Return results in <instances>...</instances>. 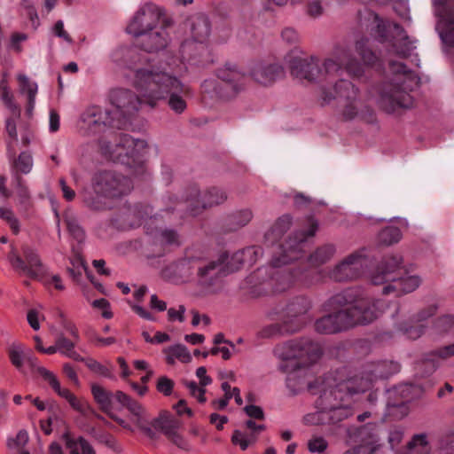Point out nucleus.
<instances>
[{
    "instance_id": "nucleus-1",
    "label": "nucleus",
    "mask_w": 454,
    "mask_h": 454,
    "mask_svg": "<svg viewBox=\"0 0 454 454\" xmlns=\"http://www.w3.org/2000/svg\"><path fill=\"white\" fill-rule=\"evenodd\" d=\"M134 86L140 97L127 90H120L115 95V121L118 128H126L130 119L143 104L154 106L155 102L169 95L168 106L176 114L186 109L182 95L190 94V89L176 77L154 67L137 69L134 76Z\"/></svg>"
},
{
    "instance_id": "nucleus-2",
    "label": "nucleus",
    "mask_w": 454,
    "mask_h": 454,
    "mask_svg": "<svg viewBox=\"0 0 454 454\" xmlns=\"http://www.w3.org/2000/svg\"><path fill=\"white\" fill-rule=\"evenodd\" d=\"M274 356L281 360L278 369L287 373V387L293 388L294 394L302 389V384L297 387L294 383L297 374L306 372L318 362L323 349L321 345L308 337L294 339L277 345L273 349Z\"/></svg>"
},
{
    "instance_id": "nucleus-3",
    "label": "nucleus",
    "mask_w": 454,
    "mask_h": 454,
    "mask_svg": "<svg viewBox=\"0 0 454 454\" xmlns=\"http://www.w3.org/2000/svg\"><path fill=\"white\" fill-rule=\"evenodd\" d=\"M381 301L361 300L348 309L324 316L315 322V330L321 334H333L356 325H366L376 319L384 309Z\"/></svg>"
},
{
    "instance_id": "nucleus-4",
    "label": "nucleus",
    "mask_w": 454,
    "mask_h": 454,
    "mask_svg": "<svg viewBox=\"0 0 454 454\" xmlns=\"http://www.w3.org/2000/svg\"><path fill=\"white\" fill-rule=\"evenodd\" d=\"M403 259L400 254H390L382 258L376 269L371 273L370 279L373 285H385L383 294L401 295L411 293L421 284L417 275L401 276Z\"/></svg>"
},
{
    "instance_id": "nucleus-5",
    "label": "nucleus",
    "mask_w": 454,
    "mask_h": 454,
    "mask_svg": "<svg viewBox=\"0 0 454 454\" xmlns=\"http://www.w3.org/2000/svg\"><path fill=\"white\" fill-rule=\"evenodd\" d=\"M147 144L145 140L135 139L128 134L115 135V166L116 171L121 174L128 171L140 174L144 171L143 153Z\"/></svg>"
},
{
    "instance_id": "nucleus-6",
    "label": "nucleus",
    "mask_w": 454,
    "mask_h": 454,
    "mask_svg": "<svg viewBox=\"0 0 454 454\" xmlns=\"http://www.w3.org/2000/svg\"><path fill=\"white\" fill-rule=\"evenodd\" d=\"M400 370V365L392 361H380L371 364L360 373L354 375L345 380L338 383L337 392H347L354 395L366 391L372 386V382L378 379H385L396 373Z\"/></svg>"
},
{
    "instance_id": "nucleus-7",
    "label": "nucleus",
    "mask_w": 454,
    "mask_h": 454,
    "mask_svg": "<svg viewBox=\"0 0 454 454\" xmlns=\"http://www.w3.org/2000/svg\"><path fill=\"white\" fill-rule=\"evenodd\" d=\"M335 98L339 100L341 107L340 114L344 120H353L358 115L363 104L359 98L358 89L349 81L338 80L334 83L333 92L322 90L321 105H327Z\"/></svg>"
},
{
    "instance_id": "nucleus-8",
    "label": "nucleus",
    "mask_w": 454,
    "mask_h": 454,
    "mask_svg": "<svg viewBox=\"0 0 454 454\" xmlns=\"http://www.w3.org/2000/svg\"><path fill=\"white\" fill-rule=\"evenodd\" d=\"M183 270H190L197 283L203 287L217 285L225 274L223 260H210L205 256H190L182 262Z\"/></svg>"
},
{
    "instance_id": "nucleus-9",
    "label": "nucleus",
    "mask_w": 454,
    "mask_h": 454,
    "mask_svg": "<svg viewBox=\"0 0 454 454\" xmlns=\"http://www.w3.org/2000/svg\"><path fill=\"white\" fill-rule=\"evenodd\" d=\"M309 229L306 231H296L279 246L278 255L274 254L270 261V266L279 269L283 265L298 260L303 256L306 239L313 237L317 229L318 223L312 217L308 219Z\"/></svg>"
},
{
    "instance_id": "nucleus-10",
    "label": "nucleus",
    "mask_w": 454,
    "mask_h": 454,
    "mask_svg": "<svg viewBox=\"0 0 454 454\" xmlns=\"http://www.w3.org/2000/svg\"><path fill=\"white\" fill-rule=\"evenodd\" d=\"M93 193L84 199L85 205L93 211H106L114 203V172L112 169L98 170L91 180Z\"/></svg>"
},
{
    "instance_id": "nucleus-11",
    "label": "nucleus",
    "mask_w": 454,
    "mask_h": 454,
    "mask_svg": "<svg viewBox=\"0 0 454 454\" xmlns=\"http://www.w3.org/2000/svg\"><path fill=\"white\" fill-rule=\"evenodd\" d=\"M219 82H205L213 86L215 93L223 99L235 98L245 86V73L236 64L227 62L216 70Z\"/></svg>"
},
{
    "instance_id": "nucleus-12",
    "label": "nucleus",
    "mask_w": 454,
    "mask_h": 454,
    "mask_svg": "<svg viewBox=\"0 0 454 454\" xmlns=\"http://www.w3.org/2000/svg\"><path fill=\"white\" fill-rule=\"evenodd\" d=\"M165 15L164 8L147 2L140 5L129 21L125 31L135 38H138L145 32L154 30Z\"/></svg>"
},
{
    "instance_id": "nucleus-13",
    "label": "nucleus",
    "mask_w": 454,
    "mask_h": 454,
    "mask_svg": "<svg viewBox=\"0 0 454 454\" xmlns=\"http://www.w3.org/2000/svg\"><path fill=\"white\" fill-rule=\"evenodd\" d=\"M403 84V81L387 82L380 88L378 104L385 112L391 114L413 106V98Z\"/></svg>"
},
{
    "instance_id": "nucleus-14",
    "label": "nucleus",
    "mask_w": 454,
    "mask_h": 454,
    "mask_svg": "<svg viewBox=\"0 0 454 454\" xmlns=\"http://www.w3.org/2000/svg\"><path fill=\"white\" fill-rule=\"evenodd\" d=\"M271 280L275 292L281 293L292 287L295 283H299L305 287L316 285L320 282L321 274L320 271L317 270H309L301 268L277 270L273 273Z\"/></svg>"
},
{
    "instance_id": "nucleus-15",
    "label": "nucleus",
    "mask_w": 454,
    "mask_h": 454,
    "mask_svg": "<svg viewBox=\"0 0 454 454\" xmlns=\"http://www.w3.org/2000/svg\"><path fill=\"white\" fill-rule=\"evenodd\" d=\"M79 124L88 135L105 133L113 128V111L98 105L89 106L82 112Z\"/></svg>"
},
{
    "instance_id": "nucleus-16",
    "label": "nucleus",
    "mask_w": 454,
    "mask_h": 454,
    "mask_svg": "<svg viewBox=\"0 0 454 454\" xmlns=\"http://www.w3.org/2000/svg\"><path fill=\"white\" fill-rule=\"evenodd\" d=\"M227 200L226 192L216 187H212L203 193L193 186L189 189L185 196L187 210L192 215H198L203 210L218 206Z\"/></svg>"
},
{
    "instance_id": "nucleus-17",
    "label": "nucleus",
    "mask_w": 454,
    "mask_h": 454,
    "mask_svg": "<svg viewBox=\"0 0 454 454\" xmlns=\"http://www.w3.org/2000/svg\"><path fill=\"white\" fill-rule=\"evenodd\" d=\"M338 384L328 390H325L317 401V405L321 406V411L309 413L304 416L303 421L307 425H320L324 423L323 416L326 411L340 410L342 406L341 402L345 397L350 395L347 392H337Z\"/></svg>"
},
{
    "instance_id": "nucleus-18",
    "label": "nucleus",
    "mask_w": 454,
    "mask_h": 454,
    "mask_svg": "<svg viewBox=\"0 0 454 454\" xmlns=\"http://www.w3.org/2000/svg\"><path fill=\"white\" fill-rule=\"evenodd\" d=\"M0 100L12 114V117L7 118L5 121L6 132L12 139L17 141L16 119L20 116V107L15 101L14 94L9 86L7 72L2 74L0 80Z\"/></svg>"
},
{
    "instance_id": "nucleus-19",
    "label": "nucleus",
    "mask_w": 454,
    "mask_h": 454,
    "mask_svg": "<svg viewBox=\"0 0 454 454\" xmlns=\"http://www.w3.org/2000/svg\"><path fill=\"white\" fill-rule=\"evenodd\" d=\"M366 262V258L362 254H352L331 270L330 278L338 282L356 279L363 273Z\"/></svg>"
},
{
    "instance_id": "nucleus-20",
    "label": "nucleus",
    "mask_w": 454,
    "mask_h": 454,
    "mask_svg": "<svg viewBox=\"0 0 454 454\" xmlns=\"http://www.w3.org/2000/svg\"><path fill=\"white\" fill-rule=\"evenodd\" d=\"M23 254L26 262L22 258L12 253L10 256V262L12 267L31 278H39L45 274L44 266L42 264L38 254L30 247H25L23 248Z\"/></svg>"
},
{
    "instance_id": "nucleus-21",
    "label": "nucleus",
    "mask_w": 454,
    "mask_h": 454,
    "mask_svg": "<svg viewBox=\"0 0 454 454\" xmlns=\"http://www.w3.org/2000/svg\"><path fill=\"white\" fill-rule=\"evenodd\" d=\"M291 74L301 82H322L321 64L316 57L294 59L290 63Z\"/></svg>"
},
{
    "instance_id": "nucleus-22",
    "label": "nucleus",
    "mask_w": 454,
    "mask_h": 454,
    "mask_svg": "<svg viewBox=\"0 0 454 454\" xmlns=\"http://www.w3.org/2000/svg\"><path fill=\"white\" fill-rule=\"evenodd\" d=\"M37 372L39 374L50 384V386L54 389V391L65 398L71 407L76 411L80 412L82 415H88L92 411V408L89 404V403L83 399H78L74 395H73L68 389L62 388L59 381L57 377L51 371L47 370L44 367L39 366L37 368Z\"/></svg>"
},
{
    "instance_id": "nucleus-23",
    "label": "nucleus",
    "mask_w": 454,
    "mask_h": 454,
    "mask_svg": "<svg viewBox=\"0 0 454 454\" xmlns=\"http://www.w3.org/2000/svg\"><path fill=\"white\" fill-rule=\"evenodd\" d=\"M446 1H434V12L439 18L436 28L443 43L454 47V10L446 4Z\"/></svg>"
},
{
    "instance_id": "nucleus-24",
    "label": "nucleus",
    "mask_w": 454,
    "mask_h": 454,
    "mask_svg": "<svg viewBox=\"0 0 454 454\" xmlns=\"http://www.w3.org/2000/svg\"><path fill=\"white\" fill-rule=\"evenodd\" d=\"M250 77L258 84L270 86L285 75L283 67L278 63L259 61L250 68Z\"/></svg>"
},
{
    "instance_id": "nucleus-25",
    "label": "nucleus",
    "mask_w": 454,
    "mask_h": 454,
    "mask_svg": "<svg viewBox=\"0 0 454 454\" xmlns=\"http://www.w3.org/2000/svg\"><path fill=\"white\" fill-rule=\"evenodd\" d=\"M348 56V49L335 47L332 54L321 63L322 82L330 83L342 72L344 61Z\"/></svg>"
},
{
    "instance_id": "nucleus-26",
    "label": "nucleus",
    "mask_w": 454,
    "mask_h": 454,
    "mask_svg": "<svg viewBox=\"0 0 454 454\" xmlns=\"http://www.w3.org/2000/svg\"><path fill=\"white\" fill-rule=\"evenodd\" d=\"M115 400L121 405V407L126 408L129 411L133 421L137 423V425L148 437L151 439H154L156 437L155 432L153 431L154 428L152 426H147L145 410L137 402L121 391L115 392Z\"/></svg>"
},
{
    "instance_id": "nucleus-27",
    "label": "nucleus",
    "mask_w": 454,
    "mask_h": 454,
    "mask_svg": "<svg viewBox=\"0 0 454 454\" xmlns=\"http://www.w3.org/2000/svg\"><path fill=\"white\" fill-rule=\"evenodd\" d=\"M137 39L138 46L147 52H157L168 47L170 35L167 26H158L154 30L145 32Z\"/></svg>"
},
{
    "instance_id": "nucleus-28",
    "label": "nucleus",
    "mask_w": 454,
    "mask_h": 454,
    "mask_svg": "<svg viewBox=\"0 0 454 454\" xmlns=\"http://www.w3.org/2000/svg\"><path fill=\"white\" fill-rule=\"evenodd\" d=\"M311 309V301L306 296H297L291 300L284 309L283 318L285 321H291L292 325L298 323L301 331L306 325L304 316Z\"/></svg>"
},
{
    "instance_id": "nucleus-29",
    "label": "nucleus",
    "mask_w": 454,
    "mask_h": 454,
    "mask_svg": "<svg viewBox=\"0 0 454 454\" xmlns=\"http://www.w3.org/2000/svg\"><path fill=\"white\" fill-rule=\"evenodd\" d=\"M429 317V314L421 312L410 319L409 322H400L396 327L400 333L411 340L419 339L427 327L425 321Z\"/></svg>"
},
{
    "instance_id": "nucleus-30",
    "label": "nucleus",
    "mask_w": 454,
    "mask_h": 454,
    "mask_svg": "<svg viewBox=\"0 0 454 454\" xmlns=\"http://www.w3.org/2000/svg\"><path fill=\"white\" fill-rule=\"evenodd\" d=\"M361 300H369L368 298L355 299L352 291L344 290L330 297L325 303V310L339 311L340 309H351L356 302Z\"/></svg>"
},
{
    "instance_id": "nucleus-31",
    "label": "nucleus",
    "mask_w": 454,
    "mask_h": 454,
    "mask_svg": "<svg viewBox=\"0 0 454 454\" xmlns=\"http://www.w3.org/2000/svg\"><path fill=\"white\" fill-rule=\"evenodd\" d=\"M291 323V321H285L282 317L281 323H273L262 327L258 335L261 338H275L299 332L300 325L298 323L292 325Z\"/></svg>"
},
{
    "instance_id": "nucleus-32",
    "label": "nucleus",
    "mask_w": 454,
    "mask_h": 454,
    "mask_svg": "<svg viewBox=\"0 0 454 454\" xmlns=\"http://www.w3.org/2000/svg\"><path fill=\"white\" fill-rule=\"evenodd\" d=\"M91 393L99 409L110 418L114 417L113 395L101 385L91 384Z\"/></svg>"
},
{
    "instance_id": "nucleus-33",
    "label": "nucleus",
    "mask_w": 454,
    "mask_h": 454,
    "mask_svg": "<svg viewBox=\"0 0 454 454\" xmlns=\"http://www.w3.org/2000/svg\"><path fill=\"white\" fill-rule=\"evenodd\" d=\"M191 31L195 41L203 43L210 35L211 25L204 14L194 15L191 20Z\"/></svg>"
},
{
    "instance_id": "nucleus-34",
    "label": "nucleus",
    "mask_w": 454,
    "mask_h": 454,
    "mask_svg": "<svg viewBox=\"0 0 454 454\" xmlns=\"http://www.w3.org/2000/svg\"><path fill=\"white\" fill-rule=\"evenodd\" d=\"M152 213V208L147 206H136L132 209H129V213L120 215V220L128 221L129 227L138 226L147 221L148 218L152 219L149 215Z\"/></svg>"
},
{
    "instance_id": "nucleus-35",
    "label": "nucleus",
    "mask_w": 454,
    "mask_h": 454,
    "mask_svg": "<svg viewBox=\"0 0 454 454\" xmlns=\"http://www.w3.org/2000/svg\"><path fill=\"white\" fill-rule=\"evenodd\" d=\"M69 454H95L91 445L82 437H73L69 433L62 436Z\"/></svg>"
},
{
    "instance_id": "nucleus-36",
    "label": "nucleus",
    "mask_w": 454,
    "mask_h": 454,
    "mask_svg": "<svg viewBox=\"0 0 454 454\" xmlns=\"http://www.w3.org/2000/svg\"><path fill=\"white\" fill-rule=\"evenodd\" d=\"M262 255V249L258 247H250L233 254L231 267L239 269L243 264H253Z\"/></svg>"
},
{
    "instance_id": "nucleus-37",
    "label": "nucleus",
    "mask_w": 454,
    "mask_h": 454,
    "mask_svg": "<svg viewBox=\"0 0 454 454\" xmlns=\"http://www.w3.org/2000/svg\"><path fill=\"white\" fill-rule=\"evenodd\" d=\"M151 425L155 430L163 433L168 439L180 427V422L177 419L167 415L153 419Z\"/></svg>"
},
{
    "instance_id": "nucleus-38",
    "label": "nucleus",
    "mask_w": 454,
    "mask_h": 454,
    "mask_svg": "<svg viewBox=\"0 0 454 454\" xmlns=\"http://www.w3.org/2000/svg\"><path fill=\"white\" fill-rule=\"evenodd\" d=\"M253 218V212L250 209H241L233 212L226 218V228L234 231L246 226Z\"/></svg>"
},
{
    "instance_id": "nucleus-39",
    "label": "nucleus",
    "mask_w": 454,
    "mask_h": 454,
    "mask_svg": "<svg viewBox=\"0 0 454 454\" xmlns=\"http://www.w3.org/2000/svg\"><path fill=\"white\" fill-rule=\"evenodd\" d=\"M166 355V361L168 364H174L176 360L182 363H189L192 360V356L185 346L182 344H176L168 347L164 349Z\"/></svg>"
},
{
    "instance_id": "nucleus-40",
    "label": "nucleus",
    "mask_w": 454,
    "mask_h": 454,
    "mask_svg": "<svg viewBox=\"0 0 454 454\" xmlns=\"http://www.w3.org/2000/svg\"><path fill=\"white\" fill-rule=\"evenodd\" d=\"M15 193L19 206L27 210L31 204V193L26 181L20 176L14 177Z\"/></svg>"
},
{
    "instance_id": "nucleus-41",
    "label": "nucleus",
    "mask_w": 454,
    "mask_h": 454,
    "mask_svg": "<svg viewBox=\"0 0 454 454\" xmlns=\"http://www.w3.org/2000/svg\"><path fill=\"white\" fill-rule=\"evenodd\" d=\"M335 247L325 244L317 247L309 257V262L313 266H320L327 262L335 254Z\"/></svg>"
},
{
    "instance_id": "nucleus-42",
    "label": "nucleus",
    "mask_w": 454,
    "mask_h": 454,
    "mask_svg": "<svg viewBox=\"0 0 454 454\" xmlns=\"http://www.w3.org/2000/svg\"><path fill=\"white\" fill-rule=\"evenodd\" d=\"M291 224L292 218L289 215L279 217L270 230L266 232L265 238L271 242L280 239L289 230Z\"/></svg>"
},
{
    "instance_id": "nucleus-43",
    "label": "nucleus",
    "mask_w": 454,
    "mask_h": 454,
    "mask_svg": "<svg viewBox=\"0 0 454 454\" xmlns=\"http://www.w3.org/2000/svg\"><path fill=\"white\" fill-rule=\"evenodd\" d=\"M137 174L129 175L128 171L119 174L115 170V199L129 194L132 188L131 177Z\"/></svg>"
},
{
    "instance_id": "nucleus-44",
    "label": "nucleus",
    "mask_w": 454,
    "mask_h": 454,
    "mask_svg": "<svg viewBox=\"0 0 454 454\" xmlns=\"http://www.w3.org/2000/svg\"><path fill=\"white\" fill-rule=\"evenodd\" d=\"M407 454H429L430 446L428 444L427 434H415L407 444Z\"/></svg>"
},
{
    "instance_id": "nucleus-45",
    "label": "nucleus",
    "mask_w": 454,
    "mask_h": 454,
    "mask_svg": "<svg viewBox=\"0 0 454 454\" xmlns=\"http://www.w3.org/2000/svg\"><path fill=\"white\" fill-rule=\"evenodd\" d=\"M378 239L381 244L390 246L401 240L402 232L396 226H387L380 231Z\"/></svg>"
},
{
    "instance_id": "nucleus-46",
    "label": "nucleus",
    "mask_w": 454,
    "mask_h": 454,
    "mask_svg": "<svg viewBox=\"0 0 454 454\" xmlns=\"http://www.w3.org/2000/svg\"><path fill=\"white\" fill-rule=\"evenodd\" d=\"M17 80L19 82V90L20 93L26 95L27 98H35L38 85L35 82H32L26 74H20L17 75Z\"/></svg>"
},
{
    "instance_id": "nucleus-47",
    "label": "nucleus",
    "mask_w": 454,
    "mask_h": 454,
    "mask_svg": "<svg viewBox=\"0 0 454 454\" xmlns=\"http://www.w3.org/2000/svg\"><path fill=\"white\" fill-rule=\"evenodd\" d=\"M56 340L59 353L76 361L82 360L80 355L74 350V340H68L64 335H59Z\"/></svg>"
},
{
    "instance_id": "nucleus-48",
    "label": "nucleus",
    "mask_w": 454,
    "mask_h": 454,
    "mask_svg": "<svg viewBox=\"0 0 454 454\" xmlns=\"http://www.w3.org/2000/svg\"><path fill=\"white\" fill-rule=\"evenodd\" d=\"M356 51L365 66H373L378 60V57L368 47L366 40L357 41L356 43Z\"/></svg>"
},
{
    "instance_id": "nucleus-49",
    "label": "nucleus",
    "mask_w": 454,
    "mask_h": 454,
    "mask_svg": "<svg viewBox=\"0 0 454 454\" xmlns=\"http://www.w3.org/2000/svg\"><path fill=\"white\" fill-rule=\"evenodd\" d=\"M65 222L69 233L78 242H82L85 238V233L83 229L79 224L77 217L71 213H67L65 214Z\"/></svg>"
},
{
    "instance_id": "nucleus-50",
    "label": "nucleus",
    "mask_w": 454,
    "mask_h": 454,
    "mask_svg": "<svg viewBox=\"0 0 454 454\" xmlns=\"http://www.w3.org/2000/svg\"><path fill=\"white\" fill-rule=\"evenodd\" d=\"M257 440V434L255 433H250L247 434L239 430H235L231 436V442L233 444L239 445L242 450H246L250 444H253Z\"/></svg>"
},
{
    "instance_id": "nucleus-51",
    "label": "nucleus",
    "mask_w": 454,
    "mask_h": 454,
    "mask_svg": "<svg viewBox=\"0 0 454 454\" xmlns=\"http://www.w3.org/2000/svg\"><path fill=\"white\" fill-rule=\"evenodd\" d=\"M343 69L354 78H360L364 75V70L363 66L354 58L348 51V56L344 61Z\"/></svg>"
},
{
    "instance_id": "nucleus-52",
    "label": "nucleus",
    "mask_w": 454,
    "mask_h": 454,
    "mask_svg": "<svg viewBox=\"0 0 454 454\" xmlns=\"http://www.w3.org/2000/svg\"><path fill=\"white\" fill-rule=\"evenodd\" d=\"M77 267L76 269H69V272L74 278V279L78 280V278L82 275V272H84L87 276V278L90 280V282L97 287L98 290H99L101 293L105 294V290L103 288V286L101 284H98L95 281L94 277L92 276V273L88 269L87 265L82 260L77 261Z\"/></svg>"
},
{
    "instance_id": "nucleus-53",
    "label": "nucleus",
    "mask_w": 454,
    "mask_h": 454,
    "mask_svg": "<svg viewBox=\"0 0 454 454\" xmlns=\"http://www.w3.org/2000/svg\"><path fill=\"white\" fill-rule=\"evenodd\" d=\"M8 354L12 364L19 370L23 366L25 355L22 345L12 343L8 349Z\"/></svg>"
},
{
    "instance_id": "nucleus-54",
    "label": "nucleus",
    "mask_w": 454,
    "mask_h": 454,
    "mask_svg": "<svg viewBox=\"0 0 454 454\" xmlns=\"http://www.w3.org/2000/svg\"><path fill=\"white\" fill-rule=\"evenodd\" d=\"M34 161L31 153L28 152H22L20 153L15 161V167L22 174H28L33 168Z\"/></svg>"
},
{
    "instance_id": "nucleus-55",
    "label": "nucleus",
    "mask_w": 454,
    "mask_h": 454,
    "mask_svg": "<svg viewBox=\"0 0 454 454\" xmlns=\"http://www.w3.org/2000/svg\"><path fill=\"white\" fill-rule=\"evenodd\" d=\"M183 383L189 390L190 395L195 397L198 402L203 403L207 401L205 396L206 389L200 386L197 382L194 380H184Z\"/></svg>"
},
{
    "instance_id": "nucleus-56",
    "label": "nucleus",
    "mask_w": 454,
    "mask_h": 454,
    "mask_svg": "<svg viewBox=\"0 0 454 454\" xmlns=\"http://www.w3.org/2000/svg\"><path fill=\"white\" fill-rule=\"evenodd\" d=\"M311 453H323L328 448V442L323 436H312L307 442Z\"/></svg>"
},
{
    "instance_id": "nucleus-57",
    "label": "nucleus",
    "mask_w": 454,
    "mask_h": 454,
    "mask_svg": "<svg viewBox=\"0 0 454 454\" xmlns=\"http://www.w3.org/2000/svg\"><path fill=\"white\" fill-rule=\"evenodd\" d=\"M0 218L6 221L14 233L20 231V223L13 211L9 207H0Z\"/></svg>"
},
{
    "instance_id": "nucleus-58",
    "label": "nucleus",
    "mask_w": 454,
    "mask_h": 454,
    "mask_svg": "<svg viewBox=\"0 0 454 454\" xmlns=\"http://www.w3.org/2000/svg\"><path fill=\"white\" fill-rule=\"evenodd\" d=\"M91 306L101 312V316L106 319H110L113 317L111 303L104 299H97L91 302Z\"/></svg>"
},
{
    "instance_id": "nucleus-59",
    "label": "nucleus",
    "mask_w": 454,
    "mask_h": 454,
    "mask_svg": "<svg viewBox=\"0 0 454 454\" xmlns=\"http://www.w3.org/2000/svg\"><path fill=\"white\" fill-rule=\"evenodd\" d=\"M222 389L224 391V398L214 400L211 404L215 409L223 410L231 400V386L228 382L222 383Z\"/></svg>"
},
{
    "instance_id": "nucleus-60",
    "label": "nucleus",
    "mask_w": 454,
    "mask_h": 454,
    "mask_svg": "<svg viewBox=\"0 0 454 454\" xmlns=\"http://www.w3.org/2000/svg\"><path fill=\"white\" fill-rule=\"evenodd\" d=\"M173 387L174 381L171 379L166 376H161L158 379L156 388L164 395H170L173 391Z\"/></svg>"
},
{
    "instance_id": "nucleus-61",
    "label": "nucleus",
    "mask_w": 454,
    "mask_h": 454,
    "mask_svg": "<svg viewBox=\"0 0 454 454\" xmlns=\"http://www.w3.org/2000/svg\"><path fill=\"white\" fill-rule=\"evenodd\" d=\"M402 44H394L395 53L402 57L406 58L411 54V51L415 48L412 43L409 40L408 36H403Z\"/></svg>"
},
{
    "instance_id": "nucleus-62",
    "label": "nucleus",
    "mask_w": 454,
    "mask_h": 454,
    "mask_svg": "<svg viewBox=\"0 0 454 454\" xmlns=\"http://www.w3.org/2000/svg\"><path fill=\"white\" fill-rule=\"evenodd\" d=\"M307 14L311 18L317 19L323 15L324 7L320 0H311L307 4Z\"/></svg>"
},
{
    "instance_id": "nucleus-63",
    "label": "nucleus",
    "mask_w": 454,
    "mask_h": 454,
    "mask_svg": "<svg viewBox=\"0 0 454 454\" xmlns=\"http://www.w3.org/2000/svg\"><path fill=\"white\" fill-rule=\"evenodd\" d=\"M86 365L90 370L94 372L95 373L107 377L110 375V371L108 368L104 366L103 364H99L94 359L89 358L85 361Z\"/></svg>"
},
{
    "instance_id": "nucleus-64",
    "label": "nucleus",
    "mask_w": 454,
    "mask_h": 454,
    "mask_svg": "<svg viewBox=\"0 0 454 454\" xmlns=\"http://www.w3.org/2000/svg\"><path fill=\"white\" fill-rule=\"evenodd\" d=\"M160 239L162 243L168 245H178L179 237L174 230H164L160 233Z\"/></svg>"
}]
</instances>
